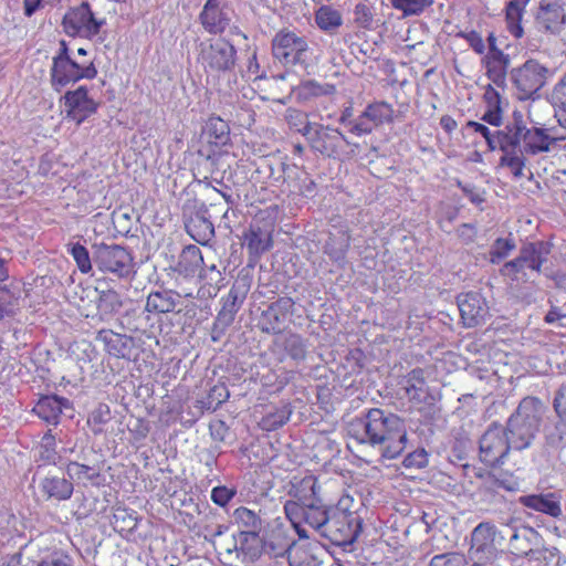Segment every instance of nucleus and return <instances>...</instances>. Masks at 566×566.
<instances>
[{"label":"nucleus","instance_id":"nucleus-10","mask_svg":"<svg viewBox=\"0 0 566 566\" xmlns=\"http://www.w3.org/2000/svg\"><path fill=\"white\" fill-rule=\"evenodd\" d=\"M105 20H97L88 2L71 8L62 20L64 31L71 36L93 38L99 33Z\"/></svg>","mask_w":566,"mask_h":566},{"label":"nucleus","instance_id":"nucleus-55","mask_svg":"<svg viewBox=\"0 0 566 566\" xmlns=\"http://www.w3.org/2000/svg\"><path fill=\"white\" fill-rule=\"evenodd\" d=\"M553 408L564 423H557L555 426V430L558 432V440L563 439L562 427L566 423V382L562 384L558 389L555 391V397L553 400Z\"/></svg>","mask_w":566,"mask_h":566},{"label":"nucleus","instance_id":"nucleus-62","mask_svg":"<svg viewBox=\"0 0 566 566\" xmlns=\"http://www.w3.org/2000/svg\"><path fill=\"white\" fill-rule=\"evenodd\" d=\"M291 541L292 539L287 536V531L279 525L270 535L269 546L275 556L284 555L282 548Z\"/></svg>","mask_w":566,"mask_h":566},{"label":"nucleus","instance_id":"nucleus-37","mask_svg":"<svg viewBox=\"0 0 566 566\" xmlns=\"http://www.w3.org/2000/svg\"><path fill=\"white\" fill-rule=\"evenodd\" d=\"M285 355L296 365L303 363L307 357L308 340L295 332L286 333L280 342Z\"/></svg>","mask_w":566,"mask_h":566},{"label":"nucleus","instance_id":"nucleus-29","mask_svg":"<svg viewBox=\"0 0 566 566\" xmlns=\"http://www.w3.org/2000/svg\"><path fill=\"white\" fill-rule=\"evenodd\" d=\"M181 295L169 289L151 291L146 298V311L151 314L180 313Z\"/></svg>","mask_w":566,"mask_h":566},{"label":"nucleus","instance_id":"nucleus-47","mask_svg":"<svg viewBox=\"0 0 566 566\" xmlns=\"http://www.w3.org/2000/svg\"><path fill=\"white\" fill-rule=\"evenodd\" d=\"M61 460V455L55 450V438L48 431L41 440L38 448V455L35 461L40 462L39 469L45 465H55Z\"/></svg>","mask_w":566,"mask_h":566},{"label":"nucleus","instance_id":"nucleus-13","mask_svg":"<svg viewBox=\"0 0 566 566\" xmlns=\"http://www.w3.org/2000/svg\"><path fill=\"white\" fill-rule=\"evenodd\" d=\"M306 140L314 153L328 158L339 157L343 143L350 145L339 129L318 123H315Z\"/></svg>","mask_w":566,"mask_h":566},{"label":"nucleus","instance_id":"nucleus-35","mask_svg":"<svg viewBox=\"0 0 566 566\" xmlns=\"http://www.w3.org/2000/svg\"><path fill=\"white\" fill-rule=\"evenodd\" d=\"M22 289L19 282L0 285V322L12 317L20 308Z\"/></svg>","mask_w":566,"mask_h":566},{"label":"nucleus","instance_id":"nucleus-58","mask_svg":"<svg viewBox=\"0 0 566 566\" xmlns=\"http://www.w3.org/2000/svg\"><path fill=\"white\" fill-rule=\"evenodd\" d=\"M465 556L458 552H449L439 555H434L429 566H465Z\"/></svg>","mask_w":566,"mask_h":566},{"label":"nucleus","instance_id":"nucleus-20","mask_svg":"<svg viewBox=\"0 0 566 566\" xmlns=\"http://www.w3.org/2000/svg\"><path fill=\"white\" fill-rule=\"evenodd\" d=\"M63 98L66 106V117L76 122L77 125L97 111L98 104L88 96L85 86L67 91Z\"/></svg>","mask_w":566,"mask_h":566},{"label":"nucleus","instance_id":"nucleus-44","mask_svg":"<svg viewBox=\"0 0 566 566\" xmlns=\"http://www.w3.org/2000/svg\"><path fill=\"white\" fill-rule=\"evenodd\" d=\"M530 0H510L505 6V20L507 28L513 36L516 39L522 38L524 31L521 25V20L524 9Z\"/></svg>","mask_w":566,"mask_h":566},{"label":"nucleus","instance_id":"nucleus-48","mask_svg":"<svg viewBox=\"0 0 566 566\" xmlns=\"http://www.w3.org/2000/svg\"><path fill=\"white\" fill-rule=\"evenodd\" d=\"M294 496L297 501H287L284 505V511L287 518L293 525H296L297 520L304 517L306 502L308 500V491H303L301 484L295 488Z\"/></svg>","mask_w":566,"mask_h":566},{"label":"nucleus","instance_id":"nucleus-28","mask_svg":"<svg viewBox=\"0 0 566 566\" xmlns=\"http://www.w3.org/2000/svg\"><path fill=\"white\" fill-rule=\"evenodd\" d=\"M120 325L128 332L137 333L146 336L147 338H154L157 324L151 316V313L140 308L127 310L120 317Z\"/></svg>","mask_w":566,"mask_h":566},{"label":"nucleus","instance_id":"nucleus-25","mask_svg":"<svg viewBox=\"0 0 566 566\" xmlns=\"http://www.w3.org/2000/svg\"><path fill=\"white\" fill-rule=\"evenodd\" d=\"M518 502L526 509L548 515L553 518H559L563 515L562 494L559 492L527 494L521 496Z\"/></svg>","mask_w":566,"mask_h":566},{"label":"nucleus","instance_id":"nucleus-61","mask_svg":"<svg viewBox=\"0 0 566 566\" xmlns=\"http://www.w3.org/2000/svg\"><path fill=\"white\" fill-rule=\"evenodd\" d=\"M237 495V489L234 486L229 488L227 485H218L211 490V501L220 506L226 507Z\"/></svg>","mask_w":566,"mask_h":566},{"label":"nucleus","instance_id":"nucleus-43","mask_svg":"<svg viewBox=\"0 0 566 566\" xmlns=\"http://www.w3.org/2000/svg\"><path fill=\"white\" fill-rule=\"evenodd\" d=\"M294 92L297 101L307 102L315 97L334 95L336 86L329 83L321 84L314 80H308L301 83Z\"/></svg>","mask_w":566,"mask_h":566},{"label":"nucleus","instance_id":"nucleus-40","mask_svg":"<svg viewBox=\"0 0 566 566\" xmlns=\"http://www.w3.org/2000/svg\"><path fill=\"white\" fill-rule=\"evenodd\" d=\"M495 536V526L482 522L471 533V552L484 553L493 549V542Z\"/></svg>","mask_w":566,"mask_h":566},{"label":"nucleus","instance_id":"nucleus-52","mask_svg":"<svg viewBox=\"0 0 566 566\" xmlns=\"http://www.w3.org/2000/svg\"><path fill=\"white\" fill-rule=\"evenodd\" d=\"M515 248V240L511 235L507 238H497L490 248V262L492 264H499L502 260L507 258Z\"/></svg>","mask_w":566,"mask_h":566},{"label":"nucleus","instance_id":"nucleus-32","mask_svg":"<svg viewBox=\"0 0 566 566\" xmlns=\"http://www.w3.org/2000/svg\"><path fill=\"white\" fill-rule=\"evenodd\" d=\"M556 142V138L549 136L545 128H527L524 126L521 135L522 148L521 154L537 155L539 153H547L551 150L552 144Z\"/></svg>","mask_w":566,"mask_h":566},{"label":"nucleus","instance_id":"nucleus-39","mask_svg":"<svg viewBox=\"0 0 566 566\" xmlns=\"http://www.w3.org/2000/svg\"><path fill=\"white\" fill-rule=\"evenodd\" d=\"M208 143L214 146H226L230 142V127L218 116H210L203 127Z\"/></svg>","mask_w":566,"mask_h":566},{"label":"nucleus","instance_id":"nucleus-3","mask_svg":"<svg viewBox=\"0 0 566 566\" xmlns=\"http://www.w3.org/2000/svg\"><path fill=\"white\" fill-rule=\"evenodd\" d=\"M553 244L548 241L537 240L524 243L513 260L505 262L500 274L516 284H524L539 274L548 260Z\"/></svg>","mask_w":566,"mask_h":566},{"label":"nucleus","instance_id":"nucleus-1","mask_svg":"<svg viewBox=\"0 0 566 566\" xmlns=\"http://www.w3.org/2000/svg\"><path fill=\"white\" fill-rule=\"evenodd\" d=\"M348 433L358 443L377 448L385 459H396L407 444L403 419L380 408H371L361 417L352 420Z\"/></svg>","mask_w":566,"mask_h":566},{"label":"nucleus","instance_id":"nucleus-60","mask_svg":"<svg viewBox=\"0 0 566 566\" xmlns=\"http://www.w3.org/2000/svg\"><path fill=\"white\" fill-rule=\"evenodd\" d=\"M429 454L423 448H419L412 452H409L403 461L402 465L406 469L420 470L428 465Z\"/></svg>","mask_w":566,"mask_h":566},{"label":"nucleus","instance_id":"nucleus-49","mask_svg":"<svg viewBox=\"0 0 566 566\" xmlns=\"http://www.w3.org/2000/svg\"><path fill=\"white\" fill-rule=\"evenodd\" d=\"M307 114L296 109V108H287L285 112V119L289 124V127L300 134H302L305 138L314 128L315 123H311L307 118Z\"/></svg>","mask_w":566,"mask_h":566},{"label":"nucleus","instance_id":"nucleus-50","mask_svg":"<svg viewBox=\"0 0 566 566\" xmlns=\"http://www.w3.org/2000/svg\"><path fill=\"white\" fill-rule=\"evenodd\" d=\"M67 252L72 255L78 270L82 273L86 274L92 271L94 264L93 255L91 256V253L86 247L80 242H71L67 244Z\"/></svg>","mask_w":566,"mask_h":566},{"label":"nucleus","instance_id":"nucleus-24","mask_svg":"<svg viewBox=\"0 0 566 566\" xmlns=\"http://www.w3.org/2000/svg\"><path fill=\"white\" fill-rule=\"evenodd\" d=\"M7 566H72V558L61 548H44L31 558L14 554Z\"/></svg>","mask_w":566,"mask_h":566},{"label":"nucleus","instance_id":"nucleus-2","mask_svg":"<svg viewBox=\"0 0 566 566\" xmlns=\"http://www.w3.org/2000/svg\"><path fill=\"white\" fill-rule=\"evenodd\" d=\"M545 410L543 401L534 396L524 397L518 402L503 426L513 450L523 451L532 447L541 431Z\"/></svg>","mask_w":566,"mask_h":566},{"label":"nucleus","instance_id":"nucleus-59","mask_svg":"<svg viewBox=\"0 0 566 566\" xmlns=\"http://www.w3.org/2000/svg\"><path fill=\"white\" fill-rule=\"evenodd\" d=\"M501 166L511 168L512 174L515 178L523 177V169L526 165V159L523 154L517 155L515 151L512 154H505L500 159Z\"/></svg>","mask_w":566,"mask_h":566},{"label":"nucleus","instance_id":"nucleus-36","mask_svg":"<svg viewBox=\"0 0 566 566\" xmlns=\"http://www.w3.org/2000/svg\"><path fill=\"white\" fill-rule=\"evenodd\" d=\"M424 374V369L417 367L403 377V388L410 401L417 403L426 401L427 382Z\"/></svg>","mask_w":566,"mask_h":566},{"label":"nucleus","instance_id":"nucleus-21","mask_svg":"<svg viewBox=\"0 0 566 566\" xmlns=\"http://www.w3.org/2000/svg\"><path fill=\"white\" fill-rule=\"evenodd\" d=\"M250 289L251 277L249 275H239L230 287L228 294L221 298L222 306L217 315L233 323Z\"/></svg>","mask_w":566,"mask_h":566},{"label":"nucleus","instance_id":"nucleus-7","mask_svg":"<svg viewBox=\"0 0 566 566\" xmlns=\"http://www.w3.org/2000/svg\"><path fill=\"white\" fill-rule=\"evenodd\" d=\"M272 54L284 66H301L306 70L310 61V46L306 38L290 30H281L272 40Z\"/></svg>","mask_w":566,"mask_h":566},{"label":"nucleus","instance_id":"nucleus-19","mask_svg":"<svg viewBox=\"0 0 566 566\" xmlns=\"http://www.w3.org/2000/svg\"><path fill=\"white\" fill-rule=\"evenodd\" d=\"M273 224H261L254 220L243 234L244 245L247 247L250 260L256 261L262 254L270 251L273 247Z\"/></svg>","mask_w":566,"mask_h":566},{"label":"nucleus","instance_id":"nucleus-5","mask_svg":"<svg viewBox=\"0 0 566 566\" xmlns=\"http://www.w3.org/2000/svg\"><path fill=\"white\" fill-rule=\"evenodd\" d=\"M342 505L343 501H339L337 506L329 507V517L324 526V537L336 546L352 545L361 532L360 516Z\"/></svg>","mask_w":566,"mask_h":566},{"label":"nucleus","instance_id":"nucleus-12","mask_svg":"<svg viewBox=\"0 0 566 566\" xmlns=\"http://www.w3.org/2000/svg\"><path fill=\"white\" fill-rule=\"evenodd\" d=\"M97 75V70L93 62L84 66L73 59L66 61H52L50 70L51 86L55 92L70 84H74L82 78L93 80Z\"/></svg>","mask_w":566,"mask_h":566},{"label":"nucleus","instance_id":"nucleus-22","mask_svg":"<svg viewBox=\"0 0 566 566\" xmlns=\"http://www.w3.org/2000/svg\"><path fill=\"white\" fill-rule=\"evenodd\" d=\"M187 233L198 243L206 245L214 237V226L208 216V207L201 202L196 210L185 218Z\"/></svg>","mask_w":566,"mask_h":566},{"label":"nucleus","instance_id":"nucleus-30","mask_svg":"<svg viewBox=\"0 0 566 566\" xmlns=\"http://www.w3.org/2000/svg\"><path fill=\"white\" fill-rule=\"evenodd\" d=\"M203 265V256L201 250L195 245H186L175 264L170 265V270L185 279H191L198 273Z\"/></svg>","mask_w":566,"mask_h":566},{"label":"nucleus","instance_id":"nucleus-17","mask_svg":"<svg viewBox=\"0 0 566 566\" xmlns=\"http://www.w3.org/2000/svg\"><path fill=\"white\" fill-rule=\"evenodd\" d=\"M301 486L303 491H308L303 520L324 536V526L329 517V507H325L316 496V479L313 475L305 476L301 480Z\"/></svg>","mask_w":566,"mask_h":566},{"label":"nucleus","instance_id":"nucleus-11","mask_svg":"<svg viewBox=\"0 0 566 566\" xmlns=\"http://www.w3.org/2000/svg\"><path fill=\"white\" fill-rule=\"evenodd\" d=\"M295 302L290 296H281L261 311L256 327L268 335H280L286 327V322L293 315Z\"/></svg>","mask_w":566,"mask_h":566},{"label":"nucleus","instance_id":"nucleus-23","mask_svg":"<svg viewBox=\"0 0 566 566\" xmlns=\"http://www.w3.org/2000/svg\"><path fill=\"white\" fill-rule=\"evenodd\" d=\"M539 31L558 34L566 24V13L562 4L548 0H542L535 17Z\"/></svg>","mask_w":566,"mask_h":566},{"label":"nucleus","instance_id":"nucleus-42","mask_svg":"<svg viewBox=\"0 0 566 566\" xmlns=\"http://www.w3.org/2000/svg\"><path fill=\"white\" fill-rule=\"evenodd\" d=\"M70 479H76L80 482H91L92 484L98 485L101 474L99 463H80L77 461H70L66 467Z\"/></svg>","mask_w":566,"mask_h":566},{"label":"nucleus","instance_id":"nucleus-53","mask_svg":"<svg viewBox=\"0 0 566 566\" xmlns=\"http://www.w3.org/2000/svg\"><path fill=\"white\" fill-rule=\"evenodd\" d=\"M112 420V412L106 403H99L87 418V424L94 434L103 432V426Z\"/></svg>","mask_w":566,"mask_h":566},{"label":"nucleus","instance_id":"nucleus-57","mask_svg":"<svg viewBox=\"0 0 566 566\" xmlns=\"http://www.w3.org/2000/svg\"><path fill=\"white\" fill-rule=\"evenodd\" d=\"M354 23L365 30L374 28V13L373 9L365 3H357L354 8Z\"/></svg>","mask_w":566,"mask_h":566},{"label":"nucleus","instance_id":"nucleus-4","mask_svg":"<svg viewBox=\"0 0 566 566\" xmlns=\"http://www.w3.org/2000/svg\"><path fill=\"white\" fill-rule=\"evenodd\" d=\"M198 61L208 74L218 76L233 74L238 65L235 46L226 38L219 36L201 41L198 45Z\"/></svg>","mask_w":566,"mask_h":566},{"label":"nucleus","instance_id":"nucleus-18","mask_svg":"<svg viewBox=\"0 0 566 566\" xmlns=\"http://www.w3.org/2000/svg\"><path fill=\"white\" fill-rule=\"evenodd\" d=\"M261 532H238L232 536V547H224V555L233 560H254L261 555Z\"/></svg>","mask_w":566,"mask_h":566},{"label":"nucleus","instance_id":"nucleus-27","mask_svg":"<svg viewBox=\"0 0 566 566\" xmlns=\"http://www.w3.org/2000/svg\"><path fill=\"white\" fill-rule=\"evenodd\" d=\"M39 489L45 501L62 502L71 499L74 486L64 475L48 473L39 482Z\"/></svg>","mask_w":566,"mask_h":566},{"label":"nucleus","instance_id":"nucleus-16","mask_svg":"<svg viewBox=\"0 0 566 566\" xmlns=\"http://www.w3.org/2000/svg\"><path fill=\"white\" fill-rule=\"evenodd\" d=\"M392 120L394 108L390 104L386 102L371 103L355 118L349 132L357 136L367 135L384 123H391Z\"/></svg>","mask_w":566,"mask_h":566},{"label":"nucleus","instance_id":"nucleus-56","mask_svg":"<svg viewBox=\"0 0 566 566\" xmlns=\"http://www.w3.org/2000/svg\"><path fill=\"white\" fill-rule=\"evenodd\" d=\"M122 307L119 294L114 290L102 291L98 295L97 308L105 313L112 314Z\"/></svg>","mask_w":566,"mask_h":566},{"label":"nucleus","instance_id":"nucleus-45","mask_svg":"<svg viewBox=\"0 0 566 566\" xmlns=\"http://www.w3.org/2000/svg\"><path fill=\"white\" fill-rule=\"evenodd\" d=\"M315 22L321 30L333 34L343 24V17L338 10L322 6L315 12Z\"/></svg>","mask_w":566,"mask_h":566},{"label":"nucleus","instance_id":"nucleus-8","mask_svg":"<svg viewBox=\"0 0 566 566\" xmlns=\"http://www.w3.org/2000/svg\"><path fill=\"white\" fill-rule=\"evenodd\" d=\"M551 74L549 69L535 59L526 60L509 73L513 87L517 92V98L521 101L533 98L545 86Z\"/></svg>","mask_w":566,"mask_h":566},{"label":"nucleus","instance_id":"nucleus-33","mask_svg":"<svg viewBox=\"0 0 566 566\" xmlns=\"http://www.w3.org/2000/svg\"><path fill=\"white\" fill-rule=\"evenodd\" d=\"M525 123L521 112L513 113V120L509 122L503 129L495 133L500 138V150L504 154H512L521 147V135L523 133Z\"/></svg>","mask_w":566,"mask_h":566},{"label":"nucleus","instance_id":"nucleus-46","mask_svg":"<svg viewBox=\"0 0 566 566\" xmlns=\"http://www.w3.org/2000/svg\"><path fill=\"white\" fill-rule=\"evenodd\" d=\"M284 555L287 557V562L290 566H314L315 557L310 553V551L296 543V541H291L285 544L282 548Z\"/></svg>","mask_w":566,"mask_h":566},{"label":"nucleus","instance_id":"nucleus-14","mask_svg":"<svg viewBox=\"0 0 566 566\" xmlns=\"http://www.w3.org/2000/svg\"><path fill=\"white\" fill-rule=\"evenodd\" d=\"M233 10L228 0H207L198 15L203 30L211 35H221L232 20Z\"/></svg>","mask_w":566,"mask_h":566},{"label":"nucleus","instance_id":"nucleus-38","mask_svg":"<svg viewBox=\"0 0 566 566\" xmlns=\"http://www.w3.org/2000/svg\"><path fill=\"white\" fill-rule=\"evenodd\" d=\"M350 235L347 231L340 230L335 234H331L325 242L324 253L336 263H344L350 247Z\"/></svg>","mask_w":566,"mask_h":566},{"label":"nucleus","instance_id":"nucleus-34","mask_svg":"<svg viewBox=\"0 0 566 566\" xmlns=\"http://www.w3.org/2000/svg\"><path fill=\"white\" fill-rule=\"evenodd\" d=\"M70 407V400L57 395L42 396L33 411L48 423L56 424L63 408Z\"/></svg>","mask_w":566,"mask_h":566},{"label":"nucleus","instance_id":"nucleus-9","mask_svg":"<svg viewBox=\"0 0 566 566\" xmlns=\"http://www.w3.org/2000/svg\"><path fill=\"white\" fill-rule=\"evenodd\" d=\"M513 444L497 421L492 422L479 439V459L486 467L504 464Z\"/></svg>","mask_w":566,"mask_h":566},{"label":"nucleus","instance_id":"nucleus-15","mask_svg":"<svg viewBox=\"0 0 566 566\" xmlns=\"http://www.w3.org/2000/svg\"><path fill=\"white\" fill-rule=\"evenodd\" d=\"M457 304L465 327H475L486 322L490 308L485 297L479 292L461 293L457 296Z\"/></svg>","mask_w":566,"mask_h":566},{"label":"nucleus","instance_id":"nucleus-64","mask_svg":"<svg viewBox=\"0 0 566 566\" xmlns=\"http://www.w3.org/2000/svg\"><path fill=\"white\" fill-rule=\"evenodd\" d=\"M115 527L122 531H132L137 526V518L127 512L126 509H117L113 515Z\"/></svg>","mask_w":566,"mask_h":566},{"label":"nucleus","instance_id":"nucleus-26","mask_svg":"<svg viewBox=\"0 0 566 566\" xmlns=\"http://www.w3.org/2000/svg\"><path fill=\"white\" fill-rule=\"evenodd\" d=\"M539 543V534L533 527H521L513 532L509 539V547L516 556L538 559L542 552L535 546Z\"/></svg>","mask_w":566,"mask_h":566},{"label":"nucleus","instance_id":"nucleus-63","mask_svg":"<svg viewBox=\"0 0 566 566\" xmlns=\"http://www.w3.org/2000/svg\"><path fill=\"white\" fill-rule=\"evenodd\" d=\"M551 103L555 108L566 113V72L553 87Z\"/></svg>","mask_w":566,"mask_h":566},{"label":"nucleus","instance_id":"nucleus-51","mask_svg":"<svg viewBox=\"0 0 566 566\" xmlns=\"http://www.w3.org/2000/svg\"><path fill=\"white\" fill-rule=\"evenodd\" d=\"M292 415V408L290 403H285L280 408H275L274 411L269 412L262 418V426L268 431L276 430L283 427Z\"/></svg>","mask_w":566,"mask_h":566},{"label":"nucleus","instance_id":"nucleus-6","mask_svg":"<svg viewBox=\"0 0 566 566\" xmlns=\"http://www.w3.org/2000/svg\"><path fill=\"white\" fill-rule=\"evenodd\" d=\"M91 248L94 265L101 272L118 279H127L135 273L134 258L126 248L104 242L93 243Z\"/></svg>","mask_w":566,"mask_h":566},{"label":"nucleus","instance_id":"nucleus-31","mask_svg":"<svg viewBox=\"0 0 566 566\" xmlns=\"http://www.w3.org/2000/svg\"><path fill=\"white\" fill-rule=\"evenodd\" d=\"M96 339L104 344L105 350L109 355L117 358H130L134 347L133 337L111 329H102L98 332Z\"/></svg>","mask_w":566,"mask_h":566},{"label":"nucleus","instance_id":"nucleus-41","mask_svg":"<svg viewBox=\"0 0 566 566\" xmlns=\"http://www.w3.org/2000/svg\"><path fill=\"white\" fill-rule=\"evenodd\" d=\"M232 518L239 532H261L263 528L260 511L256 512L245 506H239L233 511Z\"/></svg>","mask_w":566,"mask_h":566},{"label":"nucleus","instance_id":"nucleus-54","mask_svg":"<svg viewBox=\"0 0 566 566\" xmlns=\"http://www.w3.org/2000/svg\"><path fill=\"white\" fill-rule=\"evenodd\" d=\"M396 10L402 11L405 17L419 15L426 8L432 6L433 0H390Z\"/></svg>","mask_w":566,"mask_h":566}]
</instances>
